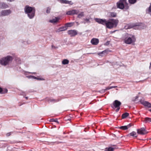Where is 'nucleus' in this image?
<instances>
[{
    "label": "nucleus",
    "mask_w": 151,
    "mask_h": 151,
    "mask_svg": "<svg viewBox=\"0 0 151 151\" xmlns=\"http://www.w3.org/2000/svg\"><path fill=\"white\" fill-rule=\"evenodd\" d=\"M79 12L78 10H73L67 12L66 14L68 15H72L76 14H77Z\"/></svg>",
    "instance_id": "9d476101"
},
{
    "label": "nucleus",
    "mask_w": 151,
    "mask_h": 151,
    "mask_svg": "<svg viewBox=\"0 0 151 151\" xmlns=\"http://www.w3.org/2000/svg\"><path fill=\"white\" fill-rule=\"evenodd\" d=\"M150 139H151V138Z\"/></svg>",
    "instance_id": "603ef678"
},
{
    "label": "nucleus",
    "mask_w": 151,
    "mask_h": 151,
    "mask_svg": "<svg viewBox=\"0 0 151 151\" xmlns=\"http://www.w3.org/2000/svg\"><path fill=\"white\" fill-rule=\"evenodd\" d=\"M118 8L123 9H127L129 8L128 4L127 2V0H120L116 3Z\"/></svg>",
    "instance_id": "39448f33"
},
{
    "label": "nucleus",
    "mask_w": 151,
    "mask_h": 151,
    "mask_svg": "<svg viewBox=\"0 0 151 151\" xmlns=\"http://www.w3.org/2000/svg\"><path fill=\"white\" fill-rule=\"evenodd\" d=\"M59 19V18L58 17H55V18L49 20V22L52 23H55L58 22Z\"/></svg>",
    "instance_id": "2eb2a0df"
},
{
    "label": "nucleus",
    "mask_w": 151,
    "mask_h": 151,
    "mask_svg": "<svg viewBox=\"0 0 151 151\" xmlns=\"http://www.w3.org/2000/svg\"><path fill=\"white\" fill-rule=\"evenodd\" d=\"M50 121L51 122H56V123H59V122H58V119H51L50 120Z\"/></svg>",
    "instance_id": "7c9ffc66"
},
{
    "label": "nucleus",
    "mask_w": 151,
    "mask_h": 151,
    "mask_svg": "<svg viewBox=\"0 0 151 151\" xmlns=\"http://www.w3.org/2000/svg\"><path fill=\"white\" fill-rule=\"evenodd\" d=\"M69 63V61L66 59H64L62 61V64L63 65H66L68 64Z\"/></svg>",
    "instance_id": "a211bd4d"
},
{
    "label": "nucleus",
    "mask_w": 151,
    "mask_h": 151,
    "mask_svg": "<svg viewBox=\"0 0 151 151\" xmlns=\"http://www.w3.org/2000/svg\"><path fill=\"white\" fill-rule=\"evenodd\" d=\"M137 133L140 134L144 135L147 133V132L145 130L144 127H142L138 129L137 130Z\"/></svg>",
    "instance_id": "423d86ee"
},
{
    "label": "nucleus",
    "mask_w": 151,
    "mask_h": 151,
    "mask_svg": "<svg viewBox=\"0 0 151 151\" xmlns=\"http://www.w3.org/2000/svg\"><path fill=\"white\" fill-rule=\"evenodd\" d=\"M141 104L145 107L148 108H151V104L150 103L144 100H141L140 101Z\"/></svg>",
    "instance_id": "6e6552de"
},
{
    "label": "nucleus",
    "mask_w": 151,
    "mask_h": 151,
    "mask_svg": "<svg viewBox=\"0 0 151 151\" xmlns=\"http://www.w3.org/2000/svg\"><path fill=\"white\" fill-rule=\"evenodd\" d=\"M130 136H132L133 137H137V133L136 132L134 131H133L130 134Z\"/></svg>",
    "instance_id": "aec40b11"
},
{
    "label": "nucleus",
    "mask_w": 151,
    "mask_h": 151,
    "mask_svg": "<svg viewBox=\"0 0 151 151\" xmlns=\"http://www.w3.org/2000/svg\"><path fill=\"white\" fill-rule=\"evenodd\" d=\"M108 52V50H105L99 53L98 54L99 56H103L104 55L106 54Z\"/></svg>",
    "instance_id": "dca6fc26"
},
{
    "label": "nucleus",
    "mask_w": 151,
    "mask_h": 151,
    "mask_svg": "<svg viewBox=\"0 0 151 151\" xmlns=\"http://www.w3.org/2000/svg\"><path fill=\"white\" fill-rule=\"evenodd\" d=\"M76 23L77 24V25H79V23L78 22H76Z\"/></svg>",
    "instance_id": "c03bdc74"
},
{
    "label": "nucleus",
    "mask_w": 151,
    "mask_h": 151,
    "mask_svg": "<svg viewBox=\"0 0 151 151\" xmlns=\"http://www.w3.org/2000/svg\"><path fill=\"white\" fill-rule=\"evenodd\" d=\"M60 101L59 99H51L49 100V101L50 102H56Z\"/></svg>",
    "instance_id": "a878e982"
},
{
    "label": "nucleus",
    "mask_w": 151,
    "mask_h": 151,
    "mask_svg": "<svg viewBox=\"0 0 151 151\" xmlns=\"http://www.w3.org/2000/svg\"><path fill=\"white\" fill-rule=\"evenodd\" d=\"M7 89H6L5 90V92H6V93H7Z\"/></svg>",
    "instance_id": "a18cd8bd"
},
{
    "label": "nucleus",
    "mask_w": 151,
    "mask_h": 151,
    "mask_svg": "<svg viewBox=\"0 0 151 151\" xmlns=\"http://www.w3.org/2000/svg\"><path fill=\"white\" fill-rule=\"evenodd\" d=\"M116 31V30H114V31L112 32V33H114V32H115Z\"/></svg>",
    "instance_id": "09e8293b"
},
{
    "label": "nucleus",
    "mask_w": 151,
    "mask_h": 151,
    "mask_svg": "<svg viewBox=\"0 0 151 151\" xmlns=\"http://www.w3.org/2000/svg\"><path fill=\"white\" fill-rule=\"evenodd\" d=\"M116 108H117V109L116 110V112H117L120 109V107H117Z\"/></svg>",
    "instance_id": "4c0bfd02"
},
{
    "label": "nucleus",
    "mask_w": 151,
    "mask_h": 151,
    "mask_svg": "<svg viewBox=\"0 0 151 151\" xmlns=\"http://www.w3.org/2000/svg\"><path fill=\"white\" fill-rule=\"evenodd\" d=\"M62 31H64L66 30L67 28L65 26H64L62 27H60Z\"/></svg>",
    "instance_id": "c85d7f7f"
},
{
    "label": "nucleus",
    "mask_w": 151,
    "mask_h": 151,
    "mask_svg": "<svg viewBox=\"0 0 151 151\" xmlns=\"http://www.w3.org/2000/svg\"><path fill=\"white\" fill-rule=\"evenodd\" d=\"M149 111L151 112V109L149 110Z\"/></svg>",
    "instance_id": "8fccbe9b"
},
{
    "label": "nucleus",
    "mask_w": 151,
    "mask_h": 151,
    "mask_svg": "<svg viewBox=\"0 0 151 151\" xmlns=\"http://www.w3.org/2000/svg\"><path fill=\"white\" fill-rule=\"evenodd\" d=\"M11 134V132H8V133H7L6 134V136H10Z\"/></svg>",
    "instance_id": "e433bc0d"
},
{
    "label": "nucleus",
    "mask_w": 151,
    "mask_h": 151,
    "mask_svg": "<svg viewBox=\"0 0 151 151\" xmlns=\"http://www.w3.org/2000/svg\"><path fill=\"white\" fill-rule=\"evenodd\" d=\"M50 8L49 7L47 8V10H46V12L47 13H50Z\"/></svg>",
    "instance_id": "72a5a7b5"
},
{
    "label": "nucleus",
    "mask_w": 151,
    "mask_h": 151,
    "mask_svg": "<svg viewBox=\"0 0 151 151\" xmlns=\"http://www.w3.org/2000/svg\"><path fill=\"white\" fill-rule=\"evenodd\" d=\"M117 87V86H116L108 87L106 89V90H109L112 88H115Z\"/></svg>",
    "instance_id": "cd10ccee"
},
{
    "label": "nucleus",
    "mask_w": 151,
    "mask_h": 151,
    "mask_svg": "<svg viewBox=\"0 0 151 151\" xmlns=\"http://www.w3.org/2000/svg\"><path fill=\"white\" fill-rule=\"evenodd\" d=\"M2 91V89L1 88H0V93H1Z\"/></svg>",
    "instance_id": "a19ab883"
},
{
    "label": "nucleus",
    "mask_w": 151,
    "mask_h": 151,
    "mask_svg": "<svg viewBox=\"0 0 151 151\" xmlns=\"http://www.w3.org/2000/svg\"><path fill=\"white\" fill-rule=\"evenodd\" d=\"M132 125H133L132 124H130L126 126L127 127V129H128L129 128H130V127H131Z\"/></svg>",
    "instance_id": "f704fd0d"
},
{
    "label": "nucleus",
    "mask_w": 151,
    "mask_h": 151,
    "mask_svg": "<svg viewBox=\"0 0 151 151\" xmlns=\"http://www.w3.org/2000/svg\"><path fill=\"white\" fill-rule=\"evenodd\" d=\"M120 129H123V130H127V127L126 126H121L120 127Z\"/></svg>",
    "instance_id": "c756f323"
},
{
    "label": "nucleus",
    "mask_w": 151,
    "mask_h": 151,
    "mask_svg": "<svg viewBox=\"0 0 151 151\" xmlns=\"http://www.w3.org/2000/svg\"><path fill=\"white\" fill-rule=\"evenodd\" d=\"M136 40L134 35L131 34H126L124 38V42L127 44H130Z\"/></svg>",
    "instance_id": "20e7f679"
},
{
    "label": "nucleus",
    "mask_w": 151,
    "mask_h": 151,
    "mask_svg": "<svg viewBox=\"0 0 151 151\" xmlns=\"http://www.w3.org/2000/svg\"><path fill=\"white\" fill-rule=\"evenodd\" d=\"M95 20L99 24L106 25V27L109 29L116 27L119 22L118 20L117 19H111L110 21H108L105 19L95 18Z\"/></svg>",
    "instance_id": "f257e3e1"
},
{
    "label": "nucleus",
    "mask_w": 151,
    "mask_h": 151,
    "mask_svg": "<svg viewBox=\"0 0 151 151\" xmlns=\"http://www.w3.org/2000/svg\"><path fill=\"white\" fill-rule=\"evenodd\" d=\"M147 12L148 13L151 12V5L149 7Z\"/></svg>",
    "instance_id": "473e14b6"
},
{
    "label": "nucleus",
    "mask_w": 151,
    "mask_h": 151,
    "mask_svg": "<svg viewBox=\"0 0 151 151\" xmlns=\"http://www.w3.org/2000/svg\"><path fill=\"white\" fill-rule=\"evenodd\" d=\"M114 148L112 147H109L106 148L104 151H113Z\"/></svg>",
    "instance_id": "5701e85b"
},
{
    "label": "nucleus",
    "mask_w": 151,
    "mask_h": 151,
    "mask_svg": "<svg viewBox=\"0 0 151 151\" xmlns=\"http://www.w3.org/2000/svg\"><path fill=\"white\" fill-rule=\"evenodd\" d=\"M73 25V23L72 22L68 23H67L65 24V26L67 28V27H70L72 26Z\"/></svg>",
    "instance_id": "b1692460"
},
{
    "label": "nucleus",
    "mask_w": 151,
    "mask_h": 151,
    "mask_svg": "<svg viewBox=\"0 0 151 151\" xmlns=\"http://www.w3.org/2000/svg\"><path fill=\"white\" fill-rule=\"evenodd\" d=\"M60 2L61 3L65 4H68L70 5H72L73 4L71 1H69L66 0H60Z\"/></svg>",
    "instance_id": "4468645a"
},
{
    "label": "nucleus",
    "mask_w": 151,
    "mask_h": 151,
    "mask_svg": "<svg viewBox=\"0 0 151 151\" xmlns=\"http://www.w3.org/2000/svg\"><path fill=\"white\" fill-rule=\"evenodd\" d=\"M68 33L71 37H73L77 34V31L75 30H71L68 31Z\"/></svg>",
    "instance_id": "1a4fd4ad"
},
{
    "label": "nucleus",
    "mask_w": 151,
    "mask_h": 151,
    "mask_svg": "<svg viewBox=\"0 0 151 151\" xmlns=\"http://www.w3.org/2000/svg\"><path fill=\"white\" fill-rule=\"evenodd\" d=\"M83 22H82L81 23H84L86 24V23H90V19L88 18H85L83 19Z\"/></svg>",
    "instance_id": "f3484780"
},
{
    "label": "nucleus",
    "mask_w": 151,
    "mask_h": 151,
    "mask_svg": "<svg viewBox=\"0 0 151 151\" xmlns=\"http://www.w3.org/2000/svg\"><path fill=\"white\" fill-rule=\"evenodd\" d=\"M113 104L114 106L116 108L117 107H120V106L121 104V103L118 100H116L113 102Z\"/></svg>",
    "instance_id": "9b49d317"
},
{
    "label": "nucleus",
    "mask_w": 151,
    "mask_h": 151,
    "mask_svg": "<svg viewBox=\"0 0 151 151\" xmlns=\"http://www.w3.org/2000/svg\"><path fill=\"white\" fill-rule=\"evenodd\" d=\"M29 73H32V74H35L36 73H31V72H28Z\"/></svg>",
    "instance_id": "37998d69"
},
{
    "label": "nucleus",
    "mask_w": 151,
    "mask_h": 151,
    "mask_svg": "<svg viewBox=\"0 0 151 151\" xmlns=\"http://www.w3.org/2000/svg\"><path fill=\"white\" fill-rule=\"evenodd\" d=\"M129 115V114L127 112H125L122 114V118L123 119H124Z\"/></svg>",
    "instance_id": "6ab92c4d"
},
{
    "label": "nucleus",
    "mask_w": 151,
    "mask_h": 151,
    "mask_svg": "<svg viewBox=\"0 0 151 151\" xmlns=\"http://www.w3.org/2000/svg\"><path fill=\"white\" fill-rule=\"evenodd\" d=\"M13 57L10 55H7L0 60V64L4 66H8L12 60Z\"/></svg>",
    "instance_id": "7ed1b4c3"
},
{
    "label": "nucleus",
    "mask_w": 151,
    "mask_h": 151,
    "mask_svg": "<svg viewBox=\"0 0 151 151\" xmlns=\"http://www.w3.org/2000/svg\"><path fill=\"white\" fill-rule=\"evenodd\" d=\"M27 78L29 79H35L39 80H43L44 79L42 78H37L36 77L34 76H26Z\"/></svg>",
    "instance_id": "ddd939ff"
},
{
    "label": "nucleus",
    "mask_w": 151,
    "mask_h": 151,
    "mask_svg": "<svg viewBox=\"0 0 151 151\" xmlns=\"http://www.w3.org/2000/svg\"><path fill=\"white\" fill-rule=\"evenodd\" d=\"M24 11L25 13L27 14L30 19H32L34 17L35 12L34 7L26 5L24 8Z\"/></svg>",
    "instance_id": "f03ea898"
},
{
    "label": "nucleus",
    "mask_w": 151,
    "mask_h": 151,
    "mask_svg": "<svg viewBox=\"0 0 151 151\" xmlns=\"http://www.w3.org/2000/svg\"><path fill=\"white\" fill-rule=\"evenodd\" d=\"M1 8L3 9L7 8L8 7V6L7 4L4 3H1Z\"/></svg>",
    "instance_id": "412c9836"
},
{
    "label": "nucleus",
    "mask_w": 151,
    "mask_h": 151,
    "mask_svg": "<svg viewBox=\"0 0 151 151\" xmlns=\"http://www.w3.org/2000/svg\"><path fill=\"white\" fill-rule=\"evenodd\" d=\"M143 24L142 23L139 24H136L135 25V26H141Z\"/></svg>",
    "instance_id": "58836bf2"
},
{
    "label": "nucleus",
    "mask_w": 151,
    "mask_h": 151,
    "mask_svg": "<svg viewBox=\"0 0 151 151\" xmlns=\"http://www.w3.org/2000/svg\"><path fill=\"white\" fill-rule=\"evenodd\" d=\"M138 98V97L137 96H136V97H135V98H136L135 99H136Z\"/></svg>",
    "instance_id": "49530a36"
},
{
    "label": "nucleus",
    "mask_w": 151,
    "mask_h": 151,
    "mask_svg": "<svg viewBox=\"0 0 151 151\" xmlns=\"http://www.w3.org/2000/svg\"><path fill=\"white\" fill-rule=\"evenodd\" d=\"M146 122H151V119L150 118L147 117L145 118Z\"/></svg>",
    "instance_id": "2f4dec72"
},
{
    "label": "nucleus",
    "mask_w": 151,
    "mask_h": 151,
    "mask_svg": "<svg viewBox=\"0 0 151 151\" xmlns=\"http://www.w3.org/2000/svg\"><path fill=\"white\" fill-rule=\"evenodd\" d=\"M52 49H56V48H57V47H56L55 46L53 45H52Z\"/></svg>",
    "instance_id": "ea45409f"
},
{
    "label": "nucleus",
    "mask_w": 151,
    "mask_h": 151,
    "mask_svg": "<svg viewBox=\"0 0 151 151\" xmlns=\"http://www.w3.org/2000/svg\"><path fill=\"white\" fill-rule=\"evenodd\" d=\"M129 3L131 4H133L137 2V0H128Z\"/></svg>",
    "instance_id": "bb28decb"
},
{
    "label": "nucleus",
    "mask_w": 151,
    "mask_h": 151,
    "mask_svg": "<svg viewBox=\"0 0 151 151\" xmlns=\"http://www.w3.org/2000/svg\"><path fill=\"white\" fill-rule=\"evenodd\" d=\"M151 68V62L150 63V66H149V68L150 69Z\"/></svg>",
    "instance_id": "79ce46f5"
},
{
    "label": "nucleus",
    "mask_w": 151,
    "mask_h": 151,
    "mask_svg": "<svg viewBox=\"0 0 151 151\" xmlns=\"http://www.w3.org/2000/svg\"><path fill=\"white\" fill-rule=\"evenodd\" d=\"M84 12H81L80 14H78V17L81 18L83 17H84Z\"/></svg>",
    "instance_id": "4be33fe9"
},
{
    "label": "nucleus",
    "mask_w": 151,
    "mask_h": 151,
    "mask_svg": "<svg viewBox=\"0 0 151 151\" xmlns=\"http://www.w3.org/2000/svg\"><path fill=\"white\" fill-rule=\"evenodd\" d=\"M61 31H61L60 28H59L58 29H57L56 30V32H59Z\"/></svg>",
    "instance_id": "c9c22d12"
},
{
    "label": "nucleus",
    "mask_w": 151,
    "mask_h": 151,
    "mask_svg": "<svg viewBox=\"0 0 151 151\" xmlns=\"http://www.w3.org/2000/svg\"><path fill=\"white\" fill-rule=\"evenodd\" d=\"M11 12L10 10H4L1 12L0 16H6L11 14Z\"/></svg>",
    "instance_id": "0eeeda50"
},
{
    "label": "nucleus",
    "mask_w": 151,
    "mask_h": 151,
    "mask_svg": "<svg viewBox=\"0 0 151 151\" xmlns=\"http://www.w3.org/2000/svg\"><path fill=\"white\" fill-rule=\"evenodd\" d=\"M25 98L26 99H28V97H25Z\"/></svg>",
    "instance_id": "de8ad7c7"
},
{
    "label": "nucleus",
    "mask_w": 151,
    "mask_h": 151,
    "mask_svg": "<svg viewBox=\"0 0 151 151\" xmlns=\"http://www.w3.org/2000/svg\"><path fill=\"white\" fill-rule=\"evenodd\" d=\"M91 42L92 45H96L99 42V40L98 39L93 38L91 39Z\"/></svg>",
    "instance_id": "f8f14e48"
},
{
    "label": "nucleus",
    "mask_w": 151,
    "mask_h": 151,
    "mask_svg": "<svg viewBox=\"0 0 151 151\" xmlns=\"http://www.w3.org/2000/svg\"><path fill=\"white\" fill-rule=\"evenodd\" d=\"M109 16L111 17H115L116 16V13L114 12L109 13Z\"/></svg>",
    "instance_id": "393cba45"
},
{
    "label": "nucleus",
    "mask_w": 151,
    "mask_h": 151,
    "mask_svg": "<svg viewBox=\"0 0 151 151\" xmlns=\"http://www.w3.org/2000/svg\"><path fill=\"white\" fill-rule=\"evenodd\" d=\"M21 95H23V94H21Z\"/></svg>",
    "instance_id": "3c124183"
}]
</instances>
